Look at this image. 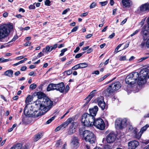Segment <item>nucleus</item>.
I'll return each instance as SVG.
<instances>
[{"label":"nucleus","mask_w":149,"mask_h":149,"mask_svg":"<svg viewBox=\"0 0 149 149\" xmlns=\"http://www.w3.org/2000/svg\"><path fill=\"white\" fill-rule=\"evenodd\" d=\"M139 145V142L135 140L129 142L128 144L129 149H135Z\"/></svg>","instance_id":"15"},{"label":"nucleus","mask_w":149,"mask_h":149,"mask_svg":"<svg viewBox=\"0 0 149 149\" xmlns=\"http://www.w3.org/2000/svg\"><path fill=\"white\" fill-rule=\"evenodd\" d=\"M148 58V56H145V57H142L139 60V62H141V61H143L147 59V58Z\"/></svg>","instance_id":"53"},{"label":"nucleus","mask_w":149,"mask_h":149,"mask_svg":"<svg viewBox=\"0 0 149 149\" xmlns=\"http://www.w3.org/2000/svg\"><path fill=\"white\" fill-rule=\"evenodd\" d=\"M85 53V52H84L81 53L77 54L75 56V58H79L81 56L84 54Z\"/></svg>","instance_id":"33"},{"label":"nucleus","mask_w":149,"mask_h":149,"mask_svg":"<svg viewBox=\"0 0 149 149\" xmlns=\"http://www.w3.org/2000/svg\"><path fill=\"white\" fill-rule=\"evenodd\" d=\"M127 121V119L125 118H117L115 122L116 127L120 129L125 128L126 126Z\"/></svg>","instance_id":"9"},{"label":"nucleus","mask_w":149,"mask_h":149,"mask_svg":"<svg viewBox=\"0 0 149 149\" xmlns=\"http://www.w3.org/2000/svg\"><path fill=\"white\" fill-rule=\"evenodd\" d=\"M80 49V48L79 47H77L75 49L74 51V52L75 53L77 52Z\"/></svg>","instance_id":"60"},{"label":"nucleus","mask_w":149,"mask_h":149,"mask_svg":"<svg viewBox=\"0 0 149 149\" xmlns=\"http://www.w3.org/2000/svg\"><path fill=\"white\" fill-rule=\"evenodd\" d=\"M79 140L78 138L75 136L72 139L70 142V145L73 149H77L79 146Z\"/></svg>","instance_id":"10"},{"label":"nucleus","mask_w":149,"mask_h":149,"mask_svg":"<svg viewBox=\"0 0 149 149\" xmlns=\"http://www.w3.org/2000/svg\"><path fill=\"white\" fill-rule=\"evenodd\" d=\"M32 100V98L31 96L30 95H28L26 97L25 100V103L26 104L28 103L29 102H30Z\"/></svg>","instance_id":"29"},{"label":"nucleus","mask_w":149,"mask_h":149,"mask_svg":"<svg viewBox=\"0 0 149 149\" xmlns=\"http://www.w3.org/2000/svg\"><path fill=\"white\" fill-rule=\"evenodd\" d=\"M137 77L135 75H127L125 79L126 83L133 85L138 84L139 86H142L146 82V75H137Z\"/></svg>","instance_id":"2"},{"label":"nucleus","mask_w":149,"mask_h":149,"mask_svg":"<svg viewBox=\"0 0 149 149\" xmlns=\"http://www.w3.org/2000/svg\"><path fill=\"white\" fill-rule=\"evenodd\" d=\"M36 3H33L32 5H30L29 7V8L30 10L34 9L35 8V4Z\"/></svg>","instance_id":"43"},{"label":"nucleus","mask_w":149,"mask_h":149,"mask_svg":"<svg viewBox=\"0 0 149 149\" xmlns=\"http://www.w3.org/2000/svg\"><path fill=\"white\" fill-rule=\"evenodd\" d=\"M50 52V50L49 46H47L46 47L45 52L46 53H48Z\"/></svg>","instance_id":"45"},{"label":"nucleus","mask_w":149,"mask_h":149,"mask_svg":"<svg viewBox=\"0 0 149 149\" xmlns=\"http://www.w3.org/2000/svg\"><path fill=\"white\" fill-rule=\"evenodd\" d=\"M63 144V143L61 140H58L55 144V146L56 147H59L61 145Z\"/></svg>","instance_id":"30"},{"label":"nucleus","mask_w":149,"mask_h":149,"mask_svg":"<svg viewBox=\"0 0 149 149\" xmlns=\"http://www.w3.org/2000/svg\"><path fill=\"white\" fill-rule=\"evenodd\" d=\"M74 120V118H68L66 121L64 122L61 125V126L63 129L66 128L70 123H71L72 121Z\"/></svg>","instance_id":"21"},{"label":"nucleus","mask_w":149,"mask_h":149,"mask_svg":"<svg viewBox=\"0 0 149 149\" xmlns=\"http://www.w3.org/2000/svg\"><path fill=\"white\" fill-rule=\"evenodd\" d=\"M13 28V26L10 24L2 25L0 26V31H1L5 38L8 36L10 30Z\"/></svg>","instance_id":"6"},{"label":"nucleus","mask_w":149,"mask_h":149,"mask_svg":"<svg viewBox=\"0 0 149 149\" xmlns=\"http://www.w3.org/2000/svg\"><path fill=\"white\" fill-rule=\"evenodd\" d=\"M55 117L53 116L51 118L49 119L46 122L47 124H49L51 123V122L55 119Z\"/></svg>","instance_id":"37"},{"label":"nucleus","mask_w":149,"mask_h":149,"mask_svg":"<svg viewBox=\"0 0 149 149\" xmlns=\"http://www.w3.org/2000/svg\"><path fill=\"white\" fill-rule=\"evenodd\" d=\"M94 119L93 116L88 113H85L82 116L81 122L84 125L87 127L93 125V122Z\"/></svg>","instance_id":"5"},{"label":"nucleus","mask_w":149,"mask_h":149,"mask_svg":"<svg viewBox=\"0 0 149 149\" xmlns=\"http://www.w3.org/2000/svg\"><path fill=\"white\" fill-rule=\"evenodd\" d=\"M108 76V75H105L103 77L98 79L99 82H101L105 79Z\"/></svg>","instance_id":"36"},{"label":"nucleus","mask_w":149,"mask_h":149,"mask_svg":"<svg viewBox=\"0 0 149 149\" xmlns=\"http://www.w3.org/2000/svg\"><path fill=\"white\" fill-rule=\"evenodd\" d=\"M61 129H63L62 127L61 126V125L60 126L58 127H57L56 128V129L55 130V131L56 132H57Z\"/></svg>","instance_id":"48"},{"label":"nucleus","mask_w":149,"mask_h":149,"mask_svg":"<svg viewBox=\"0 0 149 149\" xmlns=\"http://www.w3.org/2000/svg\"><path fill=\"white\" fill-rule=\"evenodd\" d=\"M126 60V56H121L120 57L119 60L120 61H123Z\"/></svg>","instance_id":"42"},{"label":"nucleus","mask_w":149,"mask_h":149,"mask_svg":"<svg viewBox=\"0 0 149 149\" xmlns=\"http://www.w3.org/2000/svg\"><path fill=\"white\" fill-rule=\"evenodd\" d=\"M72 73V70H69L67 71H65L63 73L65 74H71Z\"/></svg>","instance_id":"41"},{"label":"nucleus","mask_w":149,"mask_h":149,"mask_svg":"<svg viewBox=\"0 0 149 149\" xmlns=\"http://www.w3.org/2000/svg\"><path fill=\"white\" fill-rule=\"evenodd\" d=\"M141 34L142 36L143 39L145 40L149 38L146 42V46L148 48H149V28L146 24L142 28Z\"/></svg>","instance_id":"7"},{"label":"nucleus","mask_w":149,"mask_h":149,"mask_svg":"<svg viewBox=\"0 0 149 149\" xmlns=\"http://www.w3.org/2000/svg\"><path fill=\"white\" fill-rule=\"evenodd\" d=\"M25 110H26L25 109L24 110V112H25ZM33 112V111H32V109H31V108L29 110H28V111L26 112V113H25V115L26 116L29 117H32Z\"/></svg>","instance_id":"22"},{"label":"nucleus","mask_w":149,"mask_h":149,"mask_svg":"<svg viewBox=\"0 0 149 149\" xmlns=\"http://www.w3.org/2000/svg\"><path fill=\"white\" fill-rule=\"evenodd\" d=\"M31 44V42L30 41H28L24 44V45L25 46H29Z\"/></svg>","instance_id":"54"},{"label":"nucleus","mask_w":149,"mask_h":149,"mask_svg":"<svg viewBox=\"0 0 149 149\" xmlns=\"http://www.w3.org/2000/svg\"><path fill=\"white\" fill-rule=\"evenodd\" d=\"M26 56H18V57H16L15 58V59L16 60H21V59H22L23 58H24V57H25Z\"/></svg>","instance_id":"58"},{"label":"nucleus","mask_w":149,"mask_h":149,"mask_svg":"<svg viewBox=\"0 0 149 149\" xmlns=\"http://www.w3.org/2000/svg\"><path fill=\"white\" fill-rule=\"evenodd\" d=\"M28 146L26 145H24L23 146H22V148L21 149H28Z\"/></svg>","instance_id":"63"},{"label":"nucleus","mask_w":149,"mask_h":149,"mask_svg":"<svg viewBox=\"0 0 149 149\" xmlns=\"http://www.w3.org/2000/svg\"><path fill=\"white\" fill-rule=\"evenodd\" d=\"M22 148V144L21 143H17L14 145L10 149H21Z\"/></svg>","instance_id":"25"},{"label":"nucleus","mask_w":149,"mask_h":149,"mask_svg":"<svg viewBox=\"0 0 149 149\" xmlns=\"http://www.w3.org/2000/svg\"><path fill=\"white\" fill-rule=\"evenodd\" d=\"M70 10V9L69 8H67L65 10H64L62 13V15H65L66 14L68 11H69Z\"/></svg>","instance_id":"51"},{"label":"nucleus","mask_w":149,"mask_h":149,"mask_svg":"<svg viewBox=\"0 0 149 149\" xmlns=\"http://www.w3.org/2000/svg\"><path fill=\"white\" fill-rule=\"evenodd\" d=\"M93 50V49L92 48H90L89 49H88V50H87V53L88 54L90 53Z\"/></svg>","instance_id":"57"},{"label":"nucleus","mask_w":149,"mask_h":149,"mask_svg":"<svg viewBox=\"0 0 149 149\" xmlns=\"http://www.w3.org/2000/svg\"><path fill=\"white\" fill-rule=\"evenodd\" d=\"M93 74H99V72L98 70H96L94 71L92 73Z\"/></svg>","instance_id":"64"},{"label":"nucleus","mask_w":149,"mask_h":149,"mask_svg":"<svg viewBox=\"0 0 149 149\" xmlns=\"http://www.w3.org/2000/svg\"><path fill=\"white\" fill-rule=\"evenodd\" d=\"M93 125H94L97 128L101 130H104L105 127V124L103 120L101 118H98L94 119Z\"/></svg>","instance_id":"8"},{"label":"nucleus","mask_w":149,"mask_h":149,"mask_svg":"<svg viewBox=\"0 0 149 149\" xmlns=\"http://www.w3.org/2000/svg\"><path fill=\"white\" fill-rule=\"evenodd\" d=\"M42 136V133L41 132H39L35 135L34 139V140L36 141L39 140Z\"/></svg>","instance_id":"23"},{"label":"nucleus","mask_w":149,"mask_h":149,"mask_svg":"<svg viewBox=\"0 0 149 149\" xmlns=\"http://www.w3.org/2000/svg\"><path fill=\"white\" fill-rule=\"evenodd\" d=\"M139 31H140L139 29H138V30H136L132 34H131L130 36L132 37V36L135 35L137 34L139 32Z\"/></svg>","instance_id":"49"},{"label":"nucleus","mask_w":149,"mask_h":149,"mask_svg":"<svg viewBox=\"0 0 149 149\" xmlns=\"http://www.w3.org/2000/svg\"><path fill=\"white\" fill-rule=\"evenodd\" d=\"M148 127H149V125L146 124L141 129L140 132H141V133L143 134V132L145 131Z\"/></svg>","instance_id":"28"},{"label":"nucleus","mask_w":149,"mask_h":149,"mask_svg":"<svg viewBox=\"0 0 149 149\" xmlns=\"http://www.w3.org/2000/svg\"><path fill=\"white\" fill-rule=\"evenodd\" d=\"M98 108L97 106H95L89 109V111L90 114L89 115H91L93 117V118H95V116L96 115L97 112L98 111Z\"/></svg>","instance_id":"16"},{"label":"nucleus","mask_w":149,"mask_h":149,"mask_svg":"<svg viewBox=\"0 0 149 149\" xmlns=\"http://www.w3.org/2000/svg\"><path fill=\"white\" fill-rule=\"evenodd\" d=\"M18 38V36H17V35L14 36L13 38L10 41H9L8 43H10L11 42H13V41H15Z\"/></svg>","instance_id":"39"},{"label":"nucleus","mask_w":149,"mask_h":149,"mask_svg":"<svg viewBox=\"0 0 149 149\" xmlns=\"http://www.w3.org/2000/svg\"><path fill=\"white\" fill-rule=\"evenodd\" d=\"M135 132V135H134V136L135 138L138 139H139L140 138L142 134V133H141V132H139L138 134H137L136 132V131H134Z\"/></svg>","instance_id":"26"},{"label":"nucleus","mask_w":149,"mask_h":149,"mask_svg":"<svg viewBox=\"0 0 149 149\" xmlns=\"http://www.w3.org/2000/svg\"><path fill=\"white\" fill-rule=\"evenodd\" d=\"M146 17L145 18L143 19L141 22L140 23V24L141 25V26H142L144 24L145 20H146Z\"/></svg>","instance_id":"52"},{"label":"nucleus","mask_w":149,"mask_h":149,"mask_svg":"<svg viewBox=\"0 0 149 149\" xmlns=\"http://www.w3.org/2000/svg\"><path fill=\"white\" fill-rule=\"evenodd\" d=\"M88 12H86L83 13L80 15V16L81 17H85L88 15Z\"/></svg>","instance_id":"56"},{"label":"nucleus","mask_w":149,"mask_h":149,"mask_svg":"<svg viewBox=\"0 0 149 149\" xmlns=\"http://www.w3.org/2000/svg\"><path fill=\"white\" fill-rule=\"evenodd\" d=\"M115 35V33H113L109 36V38L110 39H112L114 36Z\"/></svg>","instance_id":"59"},{"label":"nucleus","mask_w":149,"mask_h":149,"mask_svg":"<svg viewBox=\"0 0 149 149\" xmlns=\"http://www.w3.org/2000/svg\"><path fill=\"white\" fill-rule=\"evenodd\" d=\"M96 5V3L95 2L92 3L90 6V8L91 9L95 8Z\"/></svg>","instance_id":"40"},{"label":"nucleus","mask_w":149,"mask_h":149,"mask_svg":"<svg viewBox=\"0 0 149 149\" xmlns=\"http://www.w3.org/2000/svg\"><path fill=\"white\" fill-rule=\"evenodd\" d=\"M96 90H94L91 92L90 94L87 97L86 99L87 100V101L85 104V105H86L88 102L90 101L91 99L93 98L95 95L96 93Z\"/></svg>","instance_id":"19"},{"label":"nucleus","mask_w":149,"mask_h":149,"mask_svg":"<svg viewBox=\"0 0 149 149\" xmlns=\"http://www.w3.org/2000/svg\"><path fill=\"white\" fill-rule=\"evenodd\" d=\"M80 68H84L88 66V64L85 63H81L79 64Z\"/></svg>","instance_id":"31"},{"label":"nucleus","mask_w":149,"mask_h":149,"mask_svg":"<svg viewBox=\"0 0 149 149\" xmlns=\"http://www.w3.org/2000/svg\"><path fill=\"white\" fill-rule=\"evenodd\" d=\"M69 89H70V87H69V86L68 85H67V86H66L65 89L66 93L67 92L69 91Z\"/></svg>","instance_id":"62"},{"label":"nucleus","mask_w":149,"mask_h":149,"mask_svg":"<svg viewBox=\"0 0 149 149\" xmlns=\"http://www.w3.org/2000/svg\"><path fill=\"white\" fill-rule=\"evenodd\" d=\"M37 87V85L34 84H32L30 86V88L32 90H33L35 89Z\"/></svg>","instance_id":"34"},{"label":"nucleus","mask_w":149,"mask_h":149,"mask_svg":"<svg viewBox=\"0 0 149 149\" xmlns=\"http://www.w3.org/2000/svg\"><path fill=\"white\" fill-rule=\"evenodd\" d=\"M97 102L99 106L101 109L103 110L105 108L106 104L104 101V97L103 96H100L99 97L97 100Z\"/></svg>","instance_id":"12"},{"label":"nucleus","mask_w":149,"mask_h":149,"mask_svg":"<svg viewBox=\"0 0 149 149\" xmlns=\"http://www.w3.org/2000/svg\"><path fill=\"white\" fill-rule=\"evenodd\" d=\"M110 85L114 91L118 90L121 86V84L119 82H114Z\"/></svg>","instance_id":"20"},{"label":"nucleus","mask_w":149,"mask_h":149,"mask_svg":"<svg viewBox=\"0 0 149 149\" xmlns=\"http://www.w3.org/2000/svg\"><path fill=\"white\" fill-rule=\"evenodd\" d=\"M130 0H122V3L123 6L127 7L130 6Z\"/></svg>","instance_id":"24"},{"label":"nucleus","mask_w":149,"mask_h":149,"mask_svg":"<svg viewBox=\"0 0 149 149\" xmlns=\"http://www.w3.org/2000/svg\"><path fill=\"white\" fill-rule=\"evenodd\" d=\"M108 2L106 1L103 2H100V3L101 5L102 6H104L106 5L107 3Z\"/></svg>","instance_id":"46"},{"label":"nucleus","mask_w":149,"mask_h":149,"mask_svg":"<svg viewBox=\"0 0 149 149\" xmlns=\"http://www.w3.org/2000/svg\"><path fill=\"white\" fill-rule=\"evenodd\" d=\"M13 71L11 70H8L4 72V74H13Z\"/></svg>","instance_id":"32"},{"label":"nucleus","mask_w":149,"mask_h":149,"mask_svg":"<svg viewBox=\"0 0 149 149\" xmlns=\"http://www.w3.org/2000/svg\"><path fill=\"white\" fill-rule=\"evenodd\" d=\"M78 28V26H76L74 27L71 30V32H75L77 31Z\"/></svg>","instance_id":"50"},{"label":"nucleus","mask_w":149,"mask_h":149,"mask_svg":"<svg viewBox=\"0 0 149 149\" xmlns=\"http://www.w3.org/2000/svg\"><path fill=\"white\" fill-rule=\"evenodd\" d=\"M82 135L84 139L86 142H88L90 144L95 143L96 141V136L92 132L85 130L83 132Z\"/></svg>","instance_id":"3"},{"label":"nucleus","mask_w":149,"mask_h":149,"mask_svg":"<svg viewBox=\"0 0 149 149\" xmlns=\"http://www.w3.org/2000/svg\"><path fill=\"white\" fill-rule=\"evenodd\" d=\"M65 89V85L63 82L57 84H50L47 88V91H49L52 90H56L61 93H63Z\"/></svg>","instance_id":"4"},{"label":"nucleus","mask_w":149,"mask_h":149,"mask_svg":"<svg viewBox=\"0 0 149 149\" xmlns=\"http://www.w3.org/2000/svg\"><path fill=\"white\" fill-rule=\"evenodd\" d=\"M149 69L148 68H144L141 69L139 73L137 72H133L131 73L132 74H148Z\"/></svg>","instance_id":"17"},{"label":"nucleus","mask_w":149,"mask_h":149,"mask_svg":"<svg viewBox=\"0 0 149 149\" xmlns=\"http://www.w3.org/2000/svg\"><path fill=\"white\" fill-rule=\"evenodd\" d=\"M67 50V48H65L62 49L61 51V53L60 54V56H62L63 55L64 53Z\"/></svg>","instance_id":"35"},{"label":"nucleus","mask_w":149,"mask_h":149,"mask_svg":"<svg viewBox=\"0 0 149 149\" xmlns=\"http://www.w3.org/2000/svg\"><path fill=\"white\" fill-rule=\"evenodd\" d=\"M116 138V136L114 133H110L107 136V141L108 143H113Z\"/></svg>","instance_id":"14"},{"label":"nucleus","mask_w":149,"mask_h":149,"mask_svg":"<svg viewBox=\"0 0 149 149\" xmlns=\"http://www.w3.org/2000/svg\"><path fill=\"white\" fill-rule=\"evenodd\" d=\"M122 45V44H120L119 45L116 47V48L115 49V50L114 52L116 53H117V52H119L120 51H118V49L120 47L121 45Z\"/></svg>","instance_id":"38"},{"label":"nucleus","mask_w":149,"mask_h":149,"mask_svg":"<svg viewBox=\"0 0 149 149\" xmlns=\"http://www.w3.org/2000/svg\"><path fill=\"white\" fill-rule=\"evenodd\" d=\"M75 131V128H73V127L71 128H70L68 132V134L70 135L74 133Z\"/></svg>","instance_id":"27"},{"label":"nucleus","mask_w":149,"mask_h":149,"mask_svg":"<svg viewBox=\"0 0 149 149\" xmlns=\"http://www.w3.org/2000/svg\"><path fill=\"white\" fill-rule=\"evenodd\" d=\"M26 69V67L25 66H24L21 67L20 70L22 71H25Z\"/></svg>","instance_id":"55"},{"label":"nucleus","mask_w":149,"mask_h":149,"mask_svg":"<svg viewBox=\"0 0 149 149\" xmlns=\"http://www.w3.org/2000/svg\"><path fill=\"white\" fill-rule=\"evenodd\" d=\"M114 91L110 85H109L108 87L104 90L103 93L105 94L106 96H109L111 95Z\"/></svg>","instance_id":"18"},{"label":"nucleus","mask_w":149,"mask_h":149,"mask_svg":"<svg viewBox=\"0 0 149 149\" xmlns=\"http://www.w3.org/2000/svg\"><path fill=\"white\" fill-rule=\"evenodd\" d=\"M38 100L34 102L35 106H38L42 110L47 111L52 107L53 102L47 97L43 93L39 92L36 93Z\"/></svg>","instance_id":"1"},{"label":"nucleus","mask_w":149,"mask_h":149,"mask_svg":"<svg viewBox=\"0 0 149 149\" xmlns=\"http://www.w3.org/2000/svg\"><path fill=\"white\" fill-rule=\"evenodd\" d=\"M149 9V3H146L141 5L138 10L139 12L140 13H143L145 11Z\"/></svg>","instance_id":"13"},{"label":"nucleus","mask_w":149,"mask_h":149,"mask_svg":"<svg viewBox=\"0 0 149 149\" xmlns=\"http://www.w3.org/2000/svg\"><path fill=\"white\" fill-rule=\"evenodd\" d=\"M79 68H80L79 64H77L75 65L72 68V69L73 70H76Z\"/></svg>","instance_id":"44"},{"label":"nucleus","mask_w":149,"mask_h":149,"mask_svg":"<svg viewBox=\"0 0 149 149\" xmlns=\"http://www.w3.org/2000/svg\"><path fill=\"white\" fill-rule=\"evenodd\" d=\"M50 1L49 0H46L45 2V5L48 6H50Z\"/></svg>","instance_id":"47"},{"label":"nucleus","mask_w":149,"mask_h":149,"mask_svg":"<svg viewBox=\"0 0 149 149\" xmlns=\"http://www.w3.org/2000/svg\"><path fill=\"white\" fill-rule=\"evenodd\" d=\"M43 55L44 54L42 52H40L38 54L37 56V57L38 58H40L42 56H43Z\"/></svg>","instance_id":"61"},{"label":"nucleus","mask_w":149,"mask_h":149,"mask_svg":"<svg viewBox=\"0 0 149 149\" xmlns=\"http://www.w3.org/2000/svg\"><path fill=\"white\" fill-rule=\"evenodd\" d=\"M35 108H38L39 110H40L39 111L38 110L34 111V112L33 113V116L32 117L35 118L37 117L38 116H40L41 115L44 114L45 113H46L47 111L44 110H42L40 108V107H38V106H35Z\"/></svg>","instance_id":"11"}]
</instances>
